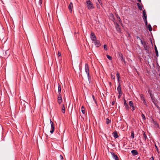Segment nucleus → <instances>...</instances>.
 <instances>
[{"mask_svg": "<svg viewBox=\"0 0 160 160\" xmlns=\"http://www.w3.org/2000/svg\"><path fill=\"white\" fill-rule=\"evenodd\" d=\"M150 159L151 160H154V158L153 157V156H152L151 158H150Z\"/></svg>", "mask_w": 160, "mask_h": 160, "instance_id": "obj_42", "label": "nucleus"}, {"mask_svg": "<svg viewBox=\"0 0 160 160\" xmlns=\"http://www.w3.org/2000/svg\"><path fill=\"white\" fill-rule=\"evenodd\" d=\"M50 123L51 124V130L50 131V132L51 133H52L54 132V124L53 122L51 120V119H50Z\"/></svg>", "mask_w": 160, "mask_h": 160, "instance_id": "obj_4", "label": "nucleus"}, {"mask_svg": "<svg viewBox=\"0 0 160 160\" xmlns=\"http://www.w3.org/2000/svg\"><path fill=\"white\" fill-rule=\"evenodd\" d=\"M58 102L60 104L61 102H62V97L60 96V95L59 96H58Z\"/></svg>", "mask_w": 160, "mask_h": 160, "instance_id": "obj_18", "label": "nucleus"}, {"mask_svg": "<svg viewBox=\"0 0 160 160\" xmlns=\"http://www.w3.org/2000/svg\"><path fill=\"white\" fill-rule=\"evenodd\" d=\"M62 113H65V107H64V104L62 105Z\"/></svg>", "mask_w": 160, "mask_h": 160, "instance_id": "obj_28", "label": "nucleus"}, {"mask_svg": "<svg viewBox=\"0 0 160 160\" xmlns=\"http://www.w3.org/2000/svg\"><path fill=\"white\" fill-rule=\"evenodd\" d=\"M93 42H94L95 45L97 47H99L101 45V44L99 40H95V41H94Z\"/></svg>", "mask_w": 160, "mask_h": 160, "instance_id": "obj_6", "label": "nucleus"}, {"mask_svg": "<svg viewBox=\"0 0 160 160\" xmlns=\"http://www.w3.org/2000/svg\"><path fill=\"white\" fill-rule=\"evenodd\" d=\"M119 56L121 60L122 61H123L124 62H125V60L124 59V58H123V55H122V53H120L119 54Z\"/></svg>", "mask_w": 160, "mask_h": 160, "instance_id": "obj_17", "label": "nucleus"}, {"mask_svg": "<svg viewBox=\"0 0 160 160\" xmlns=\"http://www.w3.org/2000/svg\"><path fill=\"white\" fill-rule=\"evenodd\" d=\"M103 47L104 50L106 51L108 49L107 45L106 44H104L103 45Z\"/></svg>", "mask_w": 160, "mask_h": 160, "instance_id": "obj_33", "label": "nucleus"}, {"mask_svg": "<svg viewBox=\"0 0 160 160\" xmlns=\"http://www.w3.org/2000/svg\"><path fill=\"white\" fill-rule=\"evenodd\" d=\"M136 38L137 39H138L140 41V42H141H141L142 41H143L140 38V37L138 36H136Z\"/></svg>", "mask_w": 160, "mask_h": 160, "instance_id": "obj_36", "label": "nucleus"}, {"mask_svg": "<svg viewBox=\"0 0 160 160\" xmlns=\"http://www.w3.org/2000/svg\"><path fill=\"white\" fill-rule=\"evenodd\" d=\"M124 105L125 106L126 109L127 110L129 109V107L127 103L126 100L124 99Z\"/></svg>", "mask_w": 160, "mask_h": 160, "instance_id": "obj_14", "label": "nucleus"}, {"mask_svg": "<svg viewBox=\"0 0 160 160\" xmlns=\"http://www.w3.org/2000/svg\"><path fill=\"white\" fill-rule=\"evenodd\" d=\"M110 18L114 23L115 22V18L114 17L112 13H110Z\"/></svg>", "mask_w": 160, "mask_h": 160, "instance_id": "obj_8", "label": "nucleus"}, {"mask_svg": "<svg viewBox=\"0 0 160 160\" xmlns=\"http://www.w3.org/2000/svg\"><path fill=\"white\" fill-rule=\"evenodd\" d=\"M138 1L139 2H141V0H138Z\"/></svg>", "mask_w": 160, "mask_h": 160, "instance_id": "obj_46", "label": "nucleus"}, {"mask_svg": "<svg viewBox=\"0 0 160 160\" xmlns=\"http://www.w3.org/2000/svg\"><path fill=\"white\" fill-rule=\"evenodd\" d=\"M121 85L120 84V83L119 82V84L118 85L117 87V90L119 94H122L121 90Z\"/></svg>", "mask_w": 160, "mask_h": 160, "instance_id": "obj_9", "label": "nucleus"}, {"mask_svg": "<svg viewBox=\"0 0 160 160\" xmlns=\"http://www.w3.org/2000/svg\"><path fill=\"white\" fill-rule=\"evenodd\" d=\"M155 51L156 56H157V57H158V50H157L156 51Z\"/></svg>", "mask_w": 160, "mask_h": 160, "instance_id": "obj_37", "label": "nucleus"}, {"mask_svg": "<svg viewBox=\"0 0 160 160\" xmlns=\"http://www.w3.org/2000/svg\"><path fill=\"white\" fill-rule=\"evenodd\" d=\"M61 87L58 84V92L59 96L60 95V93L61 92Z\"/></svg>", "mask_w": 160, "mask_h": 160, "instance_id": "obj_21", "label": "nucleus"}, {"mask_svg": "<svg viewBox=\"0 0 160 160\" xmlns=\"http://www.w3.org/2000/svg\"><path fill=\"white\" fill-rule=\"evenodd\" d=\"M86 1H90V0H86Z\"/></svg>", "mask_w": 160, "mask_h": 160, "instance_id": "obj_48", "label": "nucleus"}, {"mask_svg": "<svg viewBox=\"0 0 160 160\" xmlns=\"http://www.w3.org/2000/svg\"><path fill=\"white\" fill-rule=\"evenodd\" d=\"M107 58L109 59L110 60H111L112 59V57L110 56L107 55Z\"/></svg>", "mask_w": 160, "mask_h": 160, "instance_id": "obj_31", "label": "nucleus"}, {"mask_svg": "<svg viewBox=\"0 0 160 160\" xmlns=\"http://www.w3.org/2000/svg\"><path fill=\"white\" fill-rule=\"evenodd\" d=\"M120 96H121L120 94H119V96H118V97H120Z\"/></svg>", "mask_w": 160, "mask_h": 160, "instance_id": "obj_47", "label": "nucleus"}, {"mask_svg": "<svg viewBox=\"0 0 160 160\" xmlns=\"http://www.w3.org/2000/svg\"><path fill=\"white\" fill-rule=\"evenodd\" d=\"M137 5L139 9L140 10H142V8H143L141 7L140 4L139 3H137Z\"/></svg>", "mask_w": 160, "mask_h": 160, "instance_id": "obj_20", "label": "nucleus"}, {"mask_svg": "<svg viewBox=\"0 0 160 160\" xmlns=\"http://www.w3.org/2000/svg\"><path fill=\"white\" fill-rule=\"evenodd\" d=\"M144 22H145V25L147 27L148 26V22H147V19H145V20H143Z\"/></svg>", "mask_w": 160, "mask_h": 160, "instance_id": "obj_35", "label": "nucleus"}, {"mask_svg": "<svg viewBox=\"0 0 160 160\" xmlns=\"http://www.w3.org/2000/svg\"><path fill=\"white\" fill-rule=\"evenodd\" d=\"M111 153L113 158H114L115 160H119L118 157L117 155L112 152H111Z\"/></svg>", "mask_w": 160, "mask_h": 160, "instance_id": "obj_10", "label": "nucleus"}, {"mask_svg": "<svg viewBox=\"0 0 160 160\" xmlns=\"http://www.w3.org/2000/svg\"><path fill=\"white\" fill-rule=\"evenodd\" d=\"M143 137L144 139L146 140L147 139V136H146V134H145V132H144L143 134Z\"/></svg>", "mask_w": 160, "mask_h": 160, "instance_id": "obj_29", "label": "nucleus"}, {"mask_svg": "<svg viewBox=\"0 0 160 160\" xmlns=\"http://www.w3.org/2000/svg\"><path fill=\"white\" fill-rule=\"evenodd\" d=\"M117 18L118 20V23H119L122 24V21L120 18V17L118 15H117Z\"/></svg>", "mask_w": 160, "mask_h": 160, "instance_id": "obj_19", "label": "nucleus"}, {"mask_svg": "<svg viewBox=\"0 0 160 160\" xmlns=\"http://www.w3.org/2000/svg\"><path fill=\"white\" fill-rule=\"evenodd\" d=\"M129 104L131 107L132 108V110L133 111L135 109V108L133 105V103L132 101H130L129 102Z\"/></svg>", "mask_w": 160, "mask_h": 160, "instance_id": "obj_11", "label": "nucleus"}, {"mask_svg": "<svg viewBox=\"0 0 160 160\" xmlns=\"http://www.w3.org/2000/svg\"><path fill=\"white\" fill-rule=\"evenodd\" d=\"M42 4V0H39L38 1V4L39 5H40L41 6V5Z\"/></svg>", "mask_w": 160, "mask_h": 160, "instance_id": "obj_34", "label": "nucleus"}, {"mask_svg": "<svg viewBox=\"0 0 160 160\" xmlns=\"http://www.w3.org/2000/svg\"><path fill=\"white\" fill-rule=\"evenodd\" d=\"M112 134L113 136L115 139L117 138L118 137V135L117 132L116 131L112 133Z\"/></svg>", "mask_w": 160, "mask_h": 160, "instance_id": "obj_16", "label": "nucleus"}, {"mask_svg": "<svg viewBox=\"0 0 160 160\" xmlns=\"http://www.w3.org/2000/svg\"><path fill=\"white\" fill-rule=\"evenodd\" d=\"M131 153L134 156H136L138 154V152L135 150H133L131 151Z\"/></svg>", "mask_w": 160, "mask_h": 160, "instance_id": "obj_15", "label": "nucleus"}, {"mask_svg": "<svg viewBox=\"0 0 160 160\" xmlns=\"http://www.w3.org/2000/svg\"><path fill=\"white\" fill-rule=\"evenodd\" d=\"M90 38L93 42L95 41L96 40V37L94 33L91 32L90 34Z\"/></svg>", "mask_w": 160, "mask_h": 160, "instance_id": "obj_5", "label": "nucleus"}, {"mask_svg": "<svg viewBox=\"0 0 160 160\" xmlns=\"http://www.w3.org/2000/svg\"><path fill=\"white\" fill-rule=\"evenodd\" d=\"M73 4L72 2H71L68 6V8L71 12L72 11L73 8Z\"/></svg>", "mask_w": 160, "mask_h": 160, "instance_id": "obj_12", "label": "nucleus"}, {"mask_svg": "<svg viewBox=\"0 0 160 160\" xmlns=\"http://www.w3.org/2000/svg\"><path fill=\"white\" fill-rule=\"evenodd\" d=\"M141 43L143 46L145 50L148 51H149V48L147 45V43L145 41H142Z\"/></svg>", "mask_w": 160, "mask_h": 160, "instance_id": "obj_2", "label": "nucleus"}, {"mask_svg": "<svg viewBox=\"0 0 160 160\" xmlns=\"http://www.w3.org/2000/svg\"><path fill=\"white\" fill-rule=\"evenodd\" d=\"M155 146L156 148H157V146H156V145H155Z\"/></svg>", "mask_w": 160, "mask_h": 160, "instance_id": "obj_49", "label": "nucleus"}, {"mask_svg": "<svg viewBox=\"0 0 160 160\" xmlns=\"http://www.w3.org/2000/svg\"><path fill=\"white\" fill-rule=\"evenodd\" d=\"M151 92H152V91L150 89H148V93L149 94H150V95L151 97H152V94Z\"/></svg>", "mask_w": 160, "mask_h": 160, "instance_id": "obj_30", "label": "nucleus"}, {"mask_svg": "<svg viewBox=\"0 0 160 160\" xmlns=\"http://www.w3.org/2000/svg\"><path fill=\"white\" fill-rule=\"evenodd\" d=\"M60 157L61 158L63 159V157L61 155H60Z\"/></svg>", "mask_w": 160, "mask_h": 160, "instance_id": "obj_44", "label": "nucleus"}, {"mask_svg": "<svg viewBox=\"0 0 160 160\" xmlns=\"http://www.w3.org/2000/svg\"><path fill=\"white\" fill-rule=\"evenodd\" d=\"M92 97L93 98V99L94 101H95V102L96 103V100L95 99V97H94V96L93 95H92Z\"/></svg>", "mask_w": 160, "mask_h": 160, "instance_id": "obj_38", "label": "nucleus"}, {"mask_svg": "<svg viewBox=\"0 0 160 160\" xmlns=\"http://www.w3.org/2000/svg\"><path fill=\"white\" fill-rule=\"evenodd\" d=\"M112 105H113L114 104V103H115L114 102V101H113V102H112Z\"/></svg>", "mask_w": 160, "mask_h": 160, "instance_id": "obj_45", "label": "nucleus"}, {"mask_svg": "<svg viewBox=\"0 0 160 160\" xmlns=\"http://www.w3.org/2000/svg\"><path fill=\"white\" fill-rule=\"evenodd\" d=\"M131 137L132 138H134V132L132 131L131 132Z\"/></svg>", "mask_w": 160, "mask_h": 160, "instance_id": "obj_25", "label": "nucleus"}, {"mask_svg": "<svg viewBox=\"0 0 160 160\" xmlns=\"http://www.w3.org/2000/svg\"><path fill=\"white\" fill-rule=\"evenodd\" d=\"M143 13V16L142 18L143 20H145V19H147V16L146 13V12H145V10H144L142 12Z\"/></svg>", "mask_w": 160, "mask_h": 160, "instance_id": "obj_13", "label": "nucleus"}, {"mask_svg": "<svg viewBox=\"0 0 160 160\" xmlns=\"http://www.w3.org/2000/svg\"><path fill=\"white\" fill-rule=\"evenodd\" d=\"M155 51H156L157 50H158L157 49V47L156 46V45H155Z\"/></svg>", "mask_w": 160, "mask_h": 160, "instance_id": "obj_41", "label": "nucleus"}, {"mask_svg": "<svg viewBox=\"0 0 160 160\" xmlns=\"http://www.w3.org/2000/svg\"><path fill=\"white\" fill-rule=\"evenodd\" d=\"M82 112L83 114L85 113V109L83 106H82L81 107Z\"/></svg>", "mask_w": 160, "mask_h": 160, "instance_id": "obj_26", "label": "nucleus"}, {"mask_svg": "<svg viewBox=\"0 0 160 160\" xmlns=\"http://www.w3.org/2000/svg\"><path fill=\"white\" fill-rule=\"evenodd\" d=\"M111 78H112V79H114V78H115V76H113V77L112 76V74H111Z\"/></svg>", "mask_w": 160, "mask_h": 160, "instance_id": "obj_40", "label": "nucleus"}, {"mask_svg": "<svg viewBox=\"0 0 160 160\" xmlns=\"http://www.w3.org/2000/svg\"><path fill=\"white\" fill-rule=\"evenodd\" d=\"M114 23L115 26V27L117 30V31L118 32H121V30L120 28V26L119 24L116 22H114Z\"/></svg>", "mask_w": 160, "mask_h": 160, "instance_id": "obj_3", "label": "nucleus"}, {"mask_svg": "<svg viewBox=\"0 0 160 160\" xmlns=\"http://www.w3.org/2000/svg\"><path fill=\"white\" fill-rule=\"evenodd\" d=\"M58 57H60L61 55V53L58 52Z\"/></svg>", "mask_w": 160, "mask_h": 160, "instance_id": "obj_39", "label": "nucleus"}, {"mask_svg": "<svg viewBox=\"0 0 160 160\" xmlns=\"http://www.w3.org/2000/svg\"><path fill=\"white\" fill-rule=\"evenodd\" d=\"M85 71L86 73L89 72V66L87 63L85 64Z\"/></svg>", "mask_w": 160, "mask_h": 160, "instance_id": "obj_7", "label": "nucleus"}, {"mask_svg": "<svg viewBox=\"0 0 160 160\" xmlns=\"http://www.w3.org/2000/svg\"><path fill=\"white\" fill-rule=\"evenodd\" d=\"M141 116H142V118L143 120H145L146 119L145 117L143 114L142 113V114L141 115Z\"/></svg>", "mask_w": 160, "mask_h": 160, "instance_id": "obj_32", "label": "nucleus"}, {"mask_svg": "<svg viewBox=\"0 0 160 160\" xmlns=\"http://www.w3.org/2000/svg\"><path fill=\"white\" fill-rule=\"evenodd\" d=\"M111 122V120H109L108 118H107L106 123V124H108Z\"/></svg>", "mask_w": 160, "mask_h": 160, "instance_id": "obj_27", "label": "nucleus"}, {"mask_svg": "<svg viewBox=\"0 0 160 160\" xmlns=\"http://www.w3.org/2000/svg\"><path fill=\"white\" fill-rule=\"evenodd\" d=\"M116 76H117V79L118 81L119 82V78H120V76L119 74V73L117 72L116 73Z\"/></svg>", "mask_w": 160, "mask_h": 160, "instance_id": "obj_23", "label": "nucleus"}, {"mask_svg": "<svg viewBox=\"0 0 160 160\" xmlns=\"http://www.w3.org/2000/svg\"><path fill=\"white\" fill-rule=\"evenodd\" d=\"M141 144H142V142H141Z\"/></svg>", "mask_w": 160, "mask_h": 160, "instance_id": "obj_50", "label": "nucleus"}, {"mask_svg": "<svg viewBox=\"0 0 160 160\" xmlns=\"http://www.w3.org/2000/svg\"><path fill=\"white\" fill-rule=\"evenodd\" d=\"M86 74L87 75V77L88 81L89 82V83H90L91 81V77L89 75V72L88 73H87Z\"/></svg>", "mask_w": 160, "mask_h": 160, "instance_id": "obj_22", "label": "nucleus"}, {"mask_svg": "<svg viewBox=\"0 0 160 160\" xmlns=\"http://www.w3.org/2000/svg\"><path fill=\"white\" fill-rule=\"evenodd\" d=\"M141 144H142V142H141Z\"/></svg>", "mask_w": 160, "mask_h": 160, "instance_id": "obj_51", "label": "nucleus"}, {"mask_svg": "<svg viewBox=\"0 0 160 160\" xmlns=\"http://www.w3.org/2000/svg\"><path fill=\"white\" fill-rule=\"evenodd\" d=\"M148 29L149 31H151L152 30V27L150 24H149L148 26Z\"/></svg>", "mask_w": 160, "mask_h": 160, "instance_id": "obj_24", "label": "nucleus"}, {"mask_svg": "<svg viewBox=\"0 0 160 160\" xmlns=\"http://www.w3.org/2000/svg\"><path fill=\"white\" fill-rule=\"evenodd\" d=\"M98 0V2L100 4H101V3H101V0Z\"/></svg>", "mask_w": 160, "mask_h": 160, "instance_id": "obj_43", "label": "nucleus"}, {"mask_svg": "<svg viewBox=\"0 0 160 160\" xmlns=\"http://www.w3.org/2000/svg\"><path fill=\"white\" fill-rule=\"evenodd\" d=\"M87 8L88 10H91L94 8V7L93 3L91 1H86Z\"/></svg>", "mask_w": 160, "mask_h": 160, "instance_id": "obj_1", "label": "nucleus"}]
</instances>
